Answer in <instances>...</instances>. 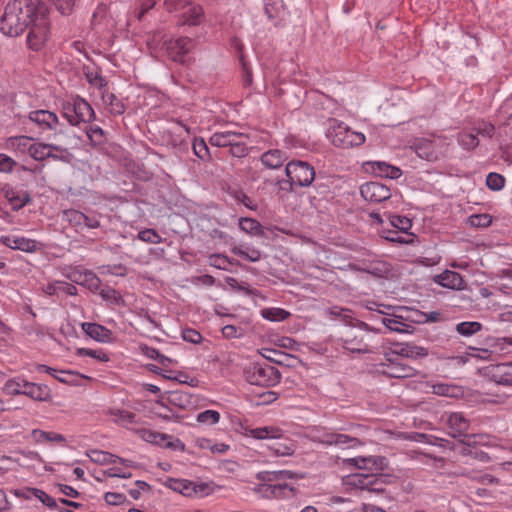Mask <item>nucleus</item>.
I'll use <instances>...</instances> for the list:
<instances>
[{"instance_id":"1","label":"nucleus","mask_w":512,"mask_h":512,"mask_svg":"<svg viewBox=\"0 0 512 512\" xmlns=\"http://www.w3.org/2000/svg\"><path fill=\"white\" fill-rule=\"evenodd\" d=\"M40 8L45 6L33 0H10L0 19V31L10 37L21 35L36 18Z\"/></svg>"},{"instance_id":"2","label":"nucleus","mask_w":512,"mask_h":512,"mask_svg":"<svg viewBox=\"0 0 512 512\" xmlns=\"http://www.w3.org/2000/svg\"><path fill=\"white\" fill-rule=\"evenodd\" d=\"M351 434L331 431H318L313 436L314 441L326 445H335L341 449L356 448L364 445L370 436V429L364 425H351L348 429Z\"/></svg>"},{"instance_id":"3","label":"nucleus","mask_w":512,"mask_h":512,"mask_svg":"<svg viewBox=\"0 0 512 512\" xmlns=\"http://www.w3.org/2000/svg\"><path fill=\"white\" fill-rule=\"evenodd\" d=\"M48 9L40 8L36 18L29 25L27 35V45L33 51H40L51 39V22L48 17Z\"/></svg>"},{"instance_id":"4","label":"nucleus","mask_w":512,"mask_h":512,"mask_svg":"<svg viewBox=\"0 0 512 512\" xmlns=\"http://www.w3.org/2000/svg\"><path fill=\"white\" fill-rule=\"evenodd\" d=\"M193 0H164L165 9L169 13H178V24L197 26L204 20V12Z\"/></svg>"},{"instance_id":"5","label":"nucleus","mask_w":512,"mask_h":512,"mask_svg":"<svg viewBox=\"0 0 512 512\" xmlns=\"http://www.w3.org/2000/svg\"><path fill=\"white\" fill-rule=\"evenodd\" d=\"M288 181L280 182L282 189H292L293 186L308 187L315 179V169L306 161L292 160L285 168Z\"/></svg>"},{"instance_id":"6","label":"nucleus","mask_w":512,"mask_h":512,"mask_svg":"<svg viewBox=\"0 0 512 512\" xmlns=\"http://www.w3.org/2000/svg\"><path fill=\"white\" fill-rule=\"evenodd\" d=\"M62 115L74 126L81 123H90L95 119L93 108L80 96L71 97L62 103Z\"/></svg>"},{"instance_id":"7","label":"nucleus","mask_w":512,"mask_h":512,"mask_svg":"<svg viewBox=\"0 0 512 512\" xmlns=\"http://www.w3.org/2000/svg\"><path fill=\"white\" fill-rule=\"evenodd\" d=\"M327 137L334 146L341 148L360 146L366 140L363 133L353 131L343 122L335 119L330 121Z\"/></svg>"},{"instance_id":"8","label":"nucleus","mask_w":512,"mask_h":512,"mask_svg":"<svg viewBox=\"0 0 512 512\" xmlns=\"http://www.w3.org/2000/svg\"><path fill=\"white\" fill-rule=\"evenodd\" d=\"M413 148L420 158L428 161H436L446 154L448 143L446 137L443 136L419 138L415 140Z\"/></svg>"},{"instance_id":"9","label":"nucleus","mask_w":512,"mask_h":512,"mask_svg":"<svg viewBox=\"0 0 512 512\" xmlns=\"http://www.w3.org/2000/svg\"><path fill=\"white\" fill-rule=\"evenodd\" d=\"M247 381L252 385L275 386L280 382V373L272 365L252 363L245 369Z\"/></svg>"},{"instance_id":"10","label":"nucleus","mask_w":512,"mask_h":512,"mask_svg":"<svg viewBox=\"0 0 512 512\" xmlns=\"http://www.w3.org/2000/svg\"><path fill=\"white\" fill-rule=\"evenodd\" d=\"M193 40L188 37L171 39L165 43L167 55L176 62L183 63L185 56L193 49Z\"/></svg>"},{"instance_id":"11","label":"nucleus","mask_w":512,"mask_h":512,"mask_svg":"<svg viewBox=\"0 0 512 512\" xmlns=\"http://www.w3.org/2000/svg\"><path fill=\"white\" fill-rule=\"evenodd\" d=\"M0 243L13 250H20L26 253H34L41 248L40 242L19 235H3Z\"/></svg>"},{"instance_id":"12","label":"nucleus","mask_w":512,"mask_h":512,"mask_svg":"<svg viewBox=\"0 0 512 512\" xmlns=\"http://www.w3.org/2000/svg\"><path fill=\"white\" fill-rule=\"evenodd\" d=\"M362 197L371 203H380L391 197L388 186L379 182H367L360 187Z\"/></svg>"},{"instance_id":"13","label":"nucleus","mask_w":512,"mask_h":512,"mask_svg":"<svg viewBox=\"0 0 512 512\" xmlns=\"http://www.w3.org/2000/svg\"><path fill=\"white\" fill-rule=\"evenodd\" d=\"M348 463L359 470L366 471V473H374L377 475L380 471L385 469L387 460L383 456H358L348 459Z\"/></svg>"},{"instance_id":"14","label":"nucleus","mask_w":512,"mask_h":512,"mask_svg":"<svg viewBox=\"0 0 512 512\" xmlns=\"http://www.w3.org/2000/svg\"><path fill=\"white\" fill-rule=\"evenodd\" d=\"M365 337L364 334L351 330L342 338L343 347L353 353H371L373 352V347L370 341H366Z\"/></svg>"},{"instance_id":"15","label":"nucleus","mask_w":512,"mask_h":512,"mask_svg":"<svg viewBox=\"0 0 512 512\" xmlns=\"http://www.w3.org/2000/svg\"><path fill=\"white\" fill-rule=\"evenodd\" d=\"M244 434L257 440L282 439L284 436L283 430L273 425L256 428L247 426L244 428Z\"/></svg>"},{"instance_id":"16","label":"nucleus","mask_w":512,"mask_h":512,"mask_svg":"<svg viewBox=\"0 0 512 512\" xmlns=\"http://www.w3.org/2000/svg\"><path fill=\"white\" fill-rule=\"evenodd\" d=\"M28 118L41 130H55L59 123L58 116L54 112L48 110L31 111Z\"/></svg>"},{"instance_id":"17","label":"nucleus","mask_w":512,"mask_h":512,"mask_svg":"<svg viewBox=\"0 0 512 512\" xmlns=\"http://www.w3.org/2000/svg\"><path fill=\"white\" fill-rule=\"evenodd\" d=\"M388 364L383 365L382 373L392 378H410L415 376L416 370L408 365L397 362L392 358L387 359Z\"/></svg>"},{"instance_id":"18","label":"nucleus","mask_w":512,"mask_h":512,"mask_svg":"<svg viewBox=\"0 0 512 512\" xmlns=\"http://www.w3.org/2000/svg\"><path fill=\"white\" fill-rule=\"evenodd\" d=\"M447 425L449 429V434L454 437H462L464 439V435H467V430L469 428V421L463 416L460 412L451 413L447 419Z\"/></svg>"},{"instance_id":"19","label":"nucleus","mask_w":512,"mask_h":512,"mask_svg":"<svg viewBox=\"0 0 512 512\" xmlns=\"http://www.w3.org/2000/svg\"><path fill=\"white\" fill-rule=\"evenodd\" d=\"M29 439L35 444H66V438L64 435L53 431H44L41 429H33L30 432Z\"/></svg>"},{"instance_id":"20","label":"nucleus","mask_w":512,"mask_h":512,"mask_svg":"<svg viewBox=\"0 0 512 512\" xmlns=\"http://www.w3.org/2000/svg\"><path fill=\"white\" fill-rule=\"evenodd\" d=\"M488 375L497 384L512 386V362L491 366Z\"/></svg>"},{"instance_id":"21","label":"nucleus","mask_w":512,"mask_h":512,"mask_svg":"<svg viewBox=\"0 0 512 512\" xmlns=\"http://www.w3.org/2000/svg\"><path fill=\"white\" fill-rule=\"evenodd\" d=\"M81 328L87 336L98 342L108 343L113 340L112 332L100 324L83 322Z\"/></svg>"},{"instance_id":"22","label":"nucleus","mask_w":512,"mask_h":512,"mask_svg":"<svg viewBox=\"0 0 512 512\" xmlns=\"http://www.w3.org/2000/svg\"><path fill=\"white\" fill-rule=\"evenodd\" d=\"M167 401L170 405L189 410L196 406L197 397L189 392L173 391L169 393Z\"/></svg>"},{"instance_id":"23","label":"nucleus","mask_w":512,"mask_h":512,"mask_svg":"<svg viewBox=\"0 0 512 512\" xmlns=\"http://www.w3.org/2000/svg\"><path fill=\"white\" fill-rule=\"evenodd\" d=\"M435 281L441 286L449 289L462 290L466 286L462 276L459 273L450 270H445L441 274L437 275Z\"/></svg>"},{"instance_id":"24","label":"nucleus","mask_w":512,"mask_h":512,"mask_svg":"<svg viewBox=\"0 0 512 512\" xmlns=\"http://www.w3.org/2000/svg\"><path fill=\"white\" fill-rule=\"evenodd\" d=\"M23 395L31 398L34 401L47 402L52 398L50 388L45 384H38L34 382L27 383Z\"/></svg>"},{"instance_id":"25","label":"nucleus","mask_w":512,"mask_h":512,"mask_svg":"<svg viewBox=\"0 0 512 512\" xmlns=\"http://www.w3.org/2000/svg\"><path fill=\"white\" fill-rule=\"evenodd\" d=\"M32 140V138L24 135L12 136L5 140L3 148L14 153L29 154Z\"/></svg>"},{"instance_id":"26","label":"nucleus","mask_w":512,"mask_h":512,"mask_svg":"<svg viewBox=\"0 0 512 512\" xmlns=\"http://www.w3.org/2000/svg\"><path fill=\"white\" fill-rule=\"evenodd\" d=\"M291 489L287 484H259L254 488V492L263 498H278L285 495V492Z\"/></svg>"},{"instance_id":"27","label":"nucleus","mask_w":512,"mask_h":512,"mask_svg":"<svg viewBox=\"0 0 512 512\" xmlns=\"http://www.w3.org/2000/svg\"><path fill=\"white\" fill-rule=\"evenodd\" d=\"M391 354H395L398 356H403L406 358H422L428 355V350L424 347L417 346L414 344L406 343L396 345L392 350Z\"/></svg>"},{"instance_id":"28","label":"nucleus","mask_w":512,"mask_h":512,"mask_svg":"<svg viewBox=\"0 0 512 512\" xmlns=\"http://www.w3.org/2000/svg\"><path fill=\"white\" fill-rule=\"evenodd\" d=\"M287 160L286 154L279 149H271L261 156L262 164L269 169H278Z\"/></svg>"},{"instance_id":"29","label":"nucleus","mask_w":512,"mask_h":512,"mask_svg":"<svg viewBox=\"0 0 512 512\" xmlns=\"http://www.w3.org/2000/svg\"><path fill=\"white\" fill-rule=\"evenodd\" d=\"M242 136H243V134L236 133L233 131L215 132L210 137L209 142L212 146H216V147H227V146L232 147V145H234L235 142Z\"/></svg>"},{"instance_id":"30","label":"nucleus","mask_w":512,"mask_h":512,"mask_svg":"<svg viewBox=\"0 0 512 512\" xmlns=\"http://www.w3.org/2000/svg\"><path fill=\"white\" fill-rule=\"evenodd\" d=\"M53 151L61 152L62 149L59 146L51 144L32 142L29 155L36 161H42L46 158L53 157Z\"/></svg>"},{"instance_id":"31","label":"nucleus","mask_w":512,"mask_h":512,"mask_svg":"<svg viewBox=\"0 0 512 512\" xmlns=\"http://www.w3.org/2000/svg\"><path fill=\"white\" fill-rule=\"evenodd\" d=\"M69 279L80 285H87L90 288L97 287L99 284L98 277L91 271L74 269L68 275Z\"/></svg>"},{"instance_id":"32","label":"nucleus","mask_w":512,"mask_h":512,"mask_svg":"<svg viewBox=\"0 0 512 512\" xmlns=\"http://www.w3.org/2000/svg\"><path fill=\"white\" fill-rule=\"evenodd\" d=\"M101 98L103 105L109 111V113L114 115H121L125 111V105L121 99H119L115 94L107 91H102Z\"/></svg>"},{"instance_id":"33","label":"nucleus","mask_w":512,"mask_h":512,"mask_svg":"<svg viewBox=\"0 0 512 512\" xmlns=\"http://www.w3.org/2000/svg\"><path fill=\"white\" fill-rule=\"evenodd\" d=\"M375 476L376 474L374 473H354L348 477L347 484L359 488L361 490H370L372 489L371 487L375 482Z\"/></svg>"},{"instance_id":"34","label":"nucleus","mask_w":512,"mask_h":512,"mask_svg":"<svg viewBox=\"0 0 512 512\" xmlns=\"http://www.w3.org/2000/svg\"><path fill=\"white\" fill-rule=\"evenodd\" d=\"M372 171L379 177L398 179L402 175L400 168L386 162H372Z\"/></svg>"},{"instance_id":"35","label":"nucleus","mask_w":512,"mask_h":512,"mask_svg":"<svg viewBox=\"0 0 512 512\" xmlns=\"http://www.w3.org/2000/svg\"><path fill=\"white\" fill-rule=\"evenodd\" d=\"M90 459L93 462L102 464V465H111L116 463H125V459L120 458L116 455H113L109 452H104L100 450H92L89 454Z\"/></svg>"},{"instance_id":"36","label":"nucleus","mask_w":512,"mask_h":512,"mask_svg":"<svg viewBox=\"0 0 512 512\" xmlns=\"http://www.w3.org/2000/svg\"><path fill=\"white\" fill-rule=\"evenodd\" d=\"M28 381L21 377H15L5 382L3 391L9 396L23 395Z\"/></svg>"},{"instance_id":"37","label":"nucleus","mask_w":512,"mask_h":512,"mask_svg":"<svg viewBox=\"0 0 512 512\" xmlns=\"http://www.w3.org/2000/svg\"><path fill=\"white\" fill-rule=\"evenodd\" d=\"M231 252L249 262H257L261 259V252L258 249L247 245L233 246L231 248Z\"/></svg>"},{"instance_id":"38","label":"nucleus","mask_w":512,"mask_h":512,"mask_svg":"<svg viewBox=\"0 0 512 512\" xmlns=\"http://www.w3.org/2000/svg\"><path fill=\"white\" fill-rule=\"evenodd\" d=\"M458 144L465 150H474L479 145V139L474 129L472 131L463 130L457 136Z\"/></svg>"},{"instance_id":"39","label":"nucleus","mask_w":512,"mask_h":512,"mask_svg":"<svg viewBox=\"0 0 512 512\" xmlns=\"http://www.w3.org/2000/svg\"><path fill=\"white\" fill-rule=\"evenodd\" d=\"M44 291L50 296L56 295L59 292H64L68 295H75L77 293V289L74 285L63 281H55L53 283H49L44 288Z\"/></svg>"},{"instance_id":"40","label":"nucleus","mask_w":512,"mask_h":512,"mask_svg":"<svg viewBox=\"0 0 512 512\" xmlns=\"http://www.w3.org/2000/svg\"><path fill=\"white\" fill-rule=\"evenodd\" d=\"M85 79L94 88H97L100 93L106 90L107 81L101 74L94 69L85 68L84 70Z\"/></svg>"},{"instance_id":"41","label":"nucleus","mask_w":512,"mask_h":512,"mask_svg":"<svg viewBox=\"0 0 512 512\" xmlns=\"http://www.w3.org/2000/svg\"><path fill=\"white\" fill-rule=\"evenodd\" d=\"M22 495L28 500L36 498L44 505L50 508L56 506L55 500L50 495H48L43 490L37 488H28L25 491H23Z\"/></svg>"},{"instance_id":"42","label":"nucleus","mask_w":512,"mask_h":512,"mask_svg":"<svg viewBox=\"0 0 512 512\" xmlns=\"http://www.w3.org/2000/svg\"><path fill=\"white\" fill-rule=\"evenodd\" d=\"M461 442L467 446H493L494 438L487 434H467L464 435V439Z\"/></svg>"},{"instance_id":"43","label":"nucleus","mask_w":512,"mask_h":512,"mask_svg":"<svg viewBox=\"0 0 512 512\" xmlns=\"http://www.w3.org/2000/svg\"><path fill=\"white\" fill-rule=\"evenodd\" d=\"M431 392L433 394L445 397L456 398L461 394V390L457 386L445 384V383H436L431 385Z\"/></svg>"},{"instance_id":"44","label":"nucleus","mask_w":512,"mask_h":512,"mask_svg":"<svg viewBox=\"0 0 512 512\" xmlns=\"http://www.w3.org/2000/svg\"><path fill=\"white\" fill-rule=\"evenodd\" d=\"M75 354L79 357H91L98 362H108L109 355L103 349L77 348Z\"/></svg>"},{"instance_id":"45","label":"nucleus","mask_w":512,"mask_h":512,"mask_svg":"<svg viewBox=\"0 0 512 512\" xmlns=\"http://www.w3.org/2000/svg\"><path fill=\"white\" fill-rule=\"evenodd\" d=\"M208 263L212 267L225 271H228L231 265L237 264L234 259H231L222 254H211L208 257Z\"/></svg>"},{"instance_id":"46","label":"nucleus","mask_w":512,"mask_h":512,"mask_svg":"<svg viewBox=\"0 0 512 512\" xmlns=\"http://www.w3.org/2000/svg\"><path fill=\"white\" fill-rule=\"evenodd\" d=\"M290 313L282 308H265L261 310V316L269 321L281 322L289 317Z\"/></svg>"},{"instance_id":"47","label":"nucleus","mask_w":512,"mask_h":512,"mask_svg":"<svg viewBox=\"0 0 512 512\" xmlns=\"http://www.w3.org/2000/svg\"><path fill=\"white\" fill-rule=\"evenodd\" d=\"M111 465L112 466L105 471L107 476L118 478H130L132 476L129 470V461L125 460L124 464L116 463Z\"/></svg>"},{"instance_id":"48","label":"nucleus","mask_w":512,"mask_h":512,"mask_svg":"<svg viewBox=\"0 0 512 512\" xmlns=\"http://www.w3.org/2000/svg\"><path fill=\"white\" fill-rule=\"evenodd\" d=\"M239 226L242 231L250 234V235H260L262 233L261 224L252 218H241L239 220Z\"/></svg>"},{"instance_id":"49","label":"nucleus","mask_w":512,"mask_h":512,"mask_svg":"<svg viewBox=\"0 0 512 512\" xmlns=\"http://www.w3.org/2000/svg\"><path fill=\"white\" fill-rule=\"evenodd\" d=\"M112 415L115 417V421L122 426L128 427L131 424L137 423L136 415L127 410H114L112 411Z\"/></svg>"},{"instance_id":"50","label":"nucleus","mask_w":512,"mask_h":512,"mask_svg":"<svg viewBox=\"0 0 512 512\" xmlns=\"http://www.w3.org/2000/svg\"><path fill=\"white\" fill-rule=\"evenodd\" d=\"M220 421V413L216 410H205L197 415V422L212 426Z\"/></svg>"},{"instance_id":"51","label":"nucleus","mask_w":512,"mask_h":512,"mask_svg":"<svg viewBox=\"0 0 512 512\" xmlns=\"http://www.w3.org/2000/svg\"><path fill=\"white\" fill-rule=\"evenodd\" d=\"M270 449L276 456H288L294 453L295 445L292 440L286 439L283 443L274 444Z\"/></svg>"},{"instance_id":"52","label":"nucleus","mask_w":512,"mask_h":512,"mask_svg":"<svg viewBox=\"0 0 512 512\" xmlns=\"http://www.w3.org/2000/svg\"><path fill=\"white\" fill-rule=\"evenodd\" d=\"M382 323L387 327L389 330L394 332L403 333L407 331L408 325L403 323L401 321V317L394 316V317H384L382 318Z\"/></svg>"},{"instance_id":"53","label":"nucleus","mask_w":512,"mask_h":512,"mask_svg":"<svg viewBox=\"0 0 512 512\" xmlns=\"http://www.w3.org/2000/svg\"><path fill=\"white\" fill-rule=\"evenodd\" d=\"M482 328V324L476 321L461 322L457 324L456 331L463 336H471Z\"/></svg>"},{"instance_id":"54","label":"nucleus","mask_w":512,"mask_h":512,"mask_svg":"<svg viewBox=\"0 0 512 512\" xmlns=\"http://www.w3.org/2000/svg\"><path fill=\"white\" fill-rule=\"evenodd\" d=\"M170 487L183 495L190 496L194 491L193 483L188 480H172Z\"/></svg>"},{"instance_id":"55","label":"nucleus","mask_w":512,"mask_h":512,"mask_svg":"<svg viewBox=\"0 0 512 512\" xmlns=\"http://www.w3.org/2000/svg\"><path fill=\"white\" fill-rule=\"evenodd\" d=\"M486 185L493 191H499L505 186V178L501 174L491 172L486 177Z\"/></svg>"},{"instance_id":"56","label":"nucleus","mask_w":512,"mask_h":512,"mask_svg":"<svg viewBox=\"0 0 512 512\" xmlns=\"http://www.w3.org/2000/svg\"><path fill=\"white\" fill-rule=\"evenodd\" d=\"M64 217L75 227H82L83 222L86 220V214L74 209L64 211Z\"/></svg>"},{"instance_id":"57","label":"nucleus","mask_w":512,"mask_h":512,"mask_svg":"<svg viewBox=\"0 0 512 512\" xmlns=\"http://www.w3.org/2000/svg\"><path fill=\"white\" fill-rule=\"evenodd\" d=\"M192 149L198 158L202 160L209 159V149L203 138H195L193 141Z\"/></svg>"},{"instance_id":"58","label":"nucleus","mask_w":512,"mask_h":512,"mask_svg":"<svg viewBox=\"0 0 512 512\" xmlns=\"http://www.w3.org/2000/svg\"><path fill=\"white\" fill-rule=\"evenodd\" d=\"M230 195L234 198L235 201L243 204L248 209H250V210L257 209V204L248 195H246L242 190H233L230 192Z\"/></svg>"},{"instance_id":"59","label":"nucleus","mask_w":512,"mask_h":512,"mask_svg":"<svg viewBox=\"0 0 512 512\" xmlns=\"http://www.w3.org/2000/svg\"><path fill=\"white\" fill-rule=\"evenodd\" d=\"M328 314L334 317L341 318L347 324H352L353 317L351 310L340 306H333L328 309Z\"/></svg>"},{"instance_id":"60","label":"nucleus","mask_w":512,"mask_h":512,"mask_svg":"<svg viewBox=\"0 0 512 512\" xmlns=\"http://www.w3.org/2000/svg\"><path fill=\"white\" fill-rule=\"evenodd\" d=\"M390 223L396 229L407 232L412 227V223L406 216L392 215L390 217Z\"/></svg>"},{"instance_id":"61","label":"nucleus","mask_w":512,"mask_h":512,"mask_svg":"<svg viewBox=\"0 0 512 512\" xmlns=\"http://www.w3.org/2000/svg\"><path fill=\"white\" fill-rule=\"evenodd\" d=\"M138 239L151 244H159L162 242L161 236L154 229H144L138 233Z\"/></svg>"},{"instance_id":"62","label":"nucleus","mask_w":512,"mask_h":512,"mask_svg":"<svg viewBox=\"0 0 512 512\" xmlns=\"http://www.w3.org/2000/svg\"><path fill=\"white\" fill-rule=\"evenodd\" d=\"M474 131L477 134V137L481 135L483 137L491 138L495 133V127L489 122L480 121L476 123Z\"/></svg>"},{"instance_id":"63","label":"nucleus","mask_w":512,"mask_h":512,"mask_svg":"<svg viewBox=\"0 0 512 512\" xmlns=\"http://www.w3.org/2000/svg\"><path fill=\"white\" fill-rule=\"evenodd\" d=\"M86 134L94 145H99L104 141V131L97 125L90 126L86 130Z\"/></svg>"},{"instance_id":"64","label":"nucleus","mask_w":512,"mask_h":512,"mask_svg":"<svg viewBox=\"0 0 512 512\" xmlns=\"http://www.w3.org/2000/svg\"><path fill=\"white\" fill-rule=\"evenodd\" d=\"M491 217L488 214H476L469 217V223L474 227H487L491 224Z\"/></svg>"}]
</instances>
